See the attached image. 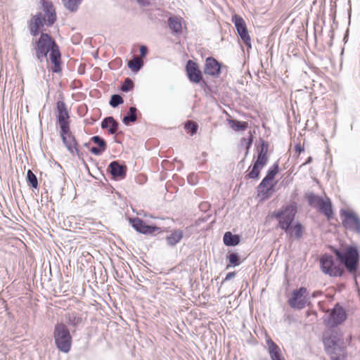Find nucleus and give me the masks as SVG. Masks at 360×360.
<instances>
[{"instance_id": "6", "label": "nucleus", "mask_w": 360, "mask_h": 360, "mask_svg": "<svg viewBox=\"0 0 360 360\" xmlns=\"http://www.w3.org/2000/svg\"><path fill=\"white\" fill-rule=\"evenodd\" d=\"M297 208L293 205H287L283 210L275 214L278 219L279 226L286 233L290 231V226L295 219Z\"/></svg>"}, {"instance_id": "17", "label": "nucleus", "mask_w": 360, "mask_h": 360, "mask_svg": "<svg viewBox=\"0 0 360 360\" xmlns=\"http://www.w3.org/2000/svg\"><path fill=\"white\" fill-rule=\"evenodd\" d=\"M45 22L42 20V13H39L34 15L29 22V28L30 33L33 36H37L39 33V30L44 26Z\"/></svg>"}, {"instance_id": "22", "label": "nucleus", "mask_w": 360, "mask_h": 360, "mask_svg": "<svg viewBox=\"0 0 360 360\" xmlns=\"http://www.w3.org/2000/svg\"><path fill=\"white\" fill-rule=\"evenodd\" d=\"M65 316L66 323L69 326L77 327L82 323V316L76 311H69Z\"/></svg>"}, {"instance_id": "32", "label": "nucleus", "mask_w": 360, "mask_h": 360, "mask_svg": "<svg viewBox=\"0 0 360 360\" xmlns=\"http://www.w3.org/2000/svg\"><path fill=\"white\" fill-rule=\"evenodd\" d=\"M82 0H63V4L71 11H76Z\"/></svg>"}, {"instance_id": "29", "label": "nucleus", "mask_w": 360, "mask_h": 360, "mask_svg": "<svg viewBox=\"0 0 360 360\" xmlns=\"http://www.w3.org/2000/svg\"><path fill=\"white\" fill-rule=\"evenodd\" d=\"M287 233L296 238H300L303 233L302 224L300 223H297L293 227L290 226V231Z\"/></svg>"}, {"instance_id": "14", "label": "nucleus", "mask_w": 360, "mask_h": 360, "mask_svg": "<svg viewBox=\"0 0 360 360\" xmlns=\"http://www.w3.org/2000/svg\"><path fill=\"white\" fill-rule=\"evenodd\" d=\"M61 137L63 143L68 148V151L74 155L75 153H78L79 150L77 148V142L75 136L70 132V128H68L65 132L61 130Z\"/></svg>"}, {"instance_id": "39", "label": "nucleus", "mask_w": 360, "mask_h": 360, "mask_svg": "<svg viewBox=\"0 0 360 360\" xmlns=\"http://www.w3.org/2000/svg\"><path fill=\"white\" fill-rule=\"evenodd\" d=\"M133 86L134 84L131 79L129 78H127L125 79L124 84L121 87V90L124 92H128L132 89Z\"/></svg>"}, {"instance_id": "48", "label": "nucleus", "mask_w": 360, "mask_h": 360, "mask_svg": "<svg viewBox=\"0 0 360 360\" xmlns=\"http://www.w3.org/2000/svg\"><path fill=\"white\" fill-rule=\"evenodd\" d=\"M296 149H297V150H299V152H301V151L302 150L301 149L300 146H296Z\"/></svg>"}, {"instance_id": "16", "label": "nucleus", "mask_w": 360, "mask_h": 360, "mask_svg": "<svg viewBox=\"0 0 360 360\" xmlns=\"http://www.w3.org/2000/svg\"><path fill=\"white\" fill-rule=\"evenodd\" d=\"M276 183L264 177L257 187L259 195L267 198L274 191Z\"/></svg>"}, {"instance_id": "46", "label": "nucleus", "mask_w": 360, "mask_h": 360, "mask_svg": "<svg viewBox=\"0 0 360 360\" xmlns=\"http://www.w3.org/2000/svg\"><path fill=\"white\" fill-rule=\"evenodd\" d=\"M252 138L249 139L247 141V152H246V154H248V149L250 147L251 144H252Z\"/></svg>"}, {"instance_id": "33", "label": "nucleus", "mask_w": 360, "mask_h": 360, "mask_svg": "<svg viewBox=\"0 0 360 360\" xmlns=\"http://www.w3.org/2000/svg\"><path fill=\"white\" fill-rule=\"evenodd\" d=\"M278 169H279V167H278V162L274 163L272 165V167H271L267 172V174L265 176L266 178V179H270L271 181H274L275 176L278 172Z\"/></svg>"}, {"instance_id": "12", "label": "nucleus", "mask_w": 360, "mask_h": 360, "mask_svg": "<svg viewBox=\"0 0 360 360\" xmlns=\"http://www.w3.org/2000/svg\"><path fill=\"white\" fill-rule=\"evenodd\" d=\"M58 121L63 131H65L69 127V113L65 103L62 101L57 102Z\"/></svg>"}, {"instance_id": "10", "label": "nucleus", "mask_w": 360, "mask_h": 360, "mask_svg": "<svg viewBox=\"0 0 360 360\" xmlns=\"http://www.w3.org/2000/svg\"><path fill=\"white\" fill-rule=\"evenodd\" d=\"M347 318L345 309L338 304L330 311L325 322L328 326L334 327L342 323Z\"/></svg>"}, {"instance_id": "36", "label": "nucleus", "mask_w": 360, "mask_h": 360, "mask_svg": "<svg viewBox=\"0 0 360 360\" xmlns=\"http://www.w3.org/2000/svg\"><path fill=\"white\" fill-rule=\"evenodd\" d=\"M230 264L233 266H237L240 264L238 253H231L227 256Z\"/></svg>"}, {"instance_id": "15", "label": "nucleus", "mask_w": 360, "mask_h": 360, "mask_svg": "<svg viewBox=\"0 0 360 360\" xmlns=\"http://www.w3.org/2000/svg\"><path fill=\"white\" fill-rule=\"evenodd\" d=\"M130 223L137 231L143 234L153 233L158 229L155 226L147 225L139 218L131 219Z\"/></svg>"}, {"instance_id": "40", "label": "nucleus", "mask_w": 360, "mask_h": 360, "mask_svg": "<svg viewBox=\"0 0 360 360\" xmlns=\"http://www.w3.org/2000/svg\"><path fill=\"white\" fill-rule=\"evenodd\" d=\"M186 127L191 131V135L195 134L198 129V125L190 121L187 122Z\"/></svg>"}, {"instance_id": "28", "label": "nucleus", "mask_w": 360, "mask_h": 360, "mask_svg": "<svg viewBox=\"0 0 360 360\" xmlns=\"http://www.w3.org/2000/svg\"><path fill=\"white\" fill-rule=\"evenodd\" d=\"M232 22L235 25L238 33L247 30L245 22L243 18L238 15H235L232 18Z\"/></svg>"}, {"instance_id": "24", "label": "nucleus", "mask_w": 360, "mask_h": 360, "mask_svg": "<svg viewBox=\"0 0 360 360\" xmlns=\"http://www.w3.org/2000/svg\"><path fill=\"white\" fill-rule=\"evenodd\" d=\"M168 26L172 32L181 33L182 30L181 19L178 17H170L168 19Z\"/></svg>"}, {"instance_id": "7", "label": "nucleus", "mask_w": 360, "mask_h": 360, "mask_svg": "<svg viewBox=\"0 0 360 360\" xmlns=\"http://www.w3.org/2000/svg\"><path fill=\"white\" fill-rule=\"evenodd\" d=\"M340 215L345 229L360 234V218L355 212L350 210H341Z\"/></svg>"}, {"instance_id": "37", "label": "nucleus", "mask_w": 360, "mask_h": 360, "mask_svg": "<svg viewBox=\"0 0 360 360\" xmlns=\"http://www.w3.org/2000/svg\"><path fill=\"white\" fill-rule=\"evenodd\" d=\"M238 34L240 39L245 43V44L248 46L249 48H251L250 37L248 34V30L238 32Z\"/></svg>"}, {"instance_id": "49", "label": "nucleus", "mask_w": 360, "mask_h": 360, "mask_svg": "<svg viewBox=\"0 0 360 360\" xmlns=\"http://www.w3.org/2000/svg\"><path fill=\"white\" fill-rule=\"evenodd\" d=\"M311 158H309L308 159V160L307 161V162H306V163H309V162L311 161Z\"/></svg>"}, {"instance_id": "9", "label": "nucleus", "mask_w": 360, "mask_h": 360, "mask_svg": "<svg viewBox=\"0 0 360 360\" xmlns=\"http://www.w3.org/2000/svg\"><path fill=\"white\" fill-rule=\"evenodd\" d=\"M308 201L311 206L319 210V211L325 214L330 219L333 214L332 204L329 198H322L315 195H310L308 197Z\"/></svg>"}, {"instance_id": "23", "label": "nucleus", "mask_w": 360, "mask_h": 360, "mask_svg": "<svg viewBox=\"0 0 360 360\" xmlns=\"http://www.w3.org/2000/svg\"><path fill=\"white\" fill-rule=\"evenodd\" d=\"M101 127L103 129L108 128L109 133L115 134L118 128V123L112 117H108L102 121Z\"/></svg>"}, {"instance_id": "27", "label": "nucleus", "mask_w": 360, "mask_h": 360, "mask_svg": "<svg viewBox=\"0 0 360 360\" xmlns=\"http://www.w3.org/2000/svg\"><path fill=\"white\" fill-rule=\"evenodd\" d=\"M137 109L136 107L131 106L129 108V113L127 115L124 116L122 119V122L128 125L130 122H134L137 119Z\"/></svg>"}, {"instance_id": "1", "label": "nucleus", "mask_w": 360, "mask_h": 360, "mask_svg": "<svg viewBox=\"0 0 360 360\" xmlns=\"http://www.w3.org/2000/svg\"><path fill=\"white\" fill-rule=\"evenodd\" d=\"M337 258L332 255H325L320 259L322 271L330 276H340L342 270V263L351 273L356 271L359 263V252L356 247L350 246L346 249L345 252L339 250L335 251Z\"/></svg>"}, {"instance_id": "11", "label": "nucleus", "mask_w": 360, "mask_h": 360, "mask_svg": "<svg viewBox=\"0 0 360 360\" xmlns=\"http://www.w3.org/2000/svg\"><path fill=\"white\" fill-rule=\"evenodd\" d=\"M186 71L189 80L195 84H198L202 79V74L198 65L192 60H188L186 65Z\"/></svg>"}, {"instance_id": "8", "label": "nucleus", "mask_w": 360, "mask_h": 360, "mask_svg": "<svg viewBox=\"0 0 360 360\" xmlns=\"http://www.w3.org/2000/svg\"><path fill=\"white\" fill-rule=\"evenodd\" d=\"M309 300L307 288L301 287L292 292L288 304L292 308L302 309L309 304Z\"/></svg>"}, {"instance_id": "34", "label": "nucleus", "mask_w": 360, "mask_h": 360, "mask_svg": "<svg viewBox=\"0 0 360 360\" xmlns=\"http://www.w3.org/2000/svg\"><path fill=\"white\" fill-rule=\"evenodd\" d=\"M27 179L29 183V184L34 188H37L38 186V181L36 175L30 170L29 169L27 172Z\"/></svg>"}, {"instance_id": "47", "label": "nucleus", "mask_w": 360, "mask_h": 360, "mask_svg": "<svg viewBox=\"0 0 360 360\" xmlns=\"http://www.w3.org/2000/svg\"><path fill=\"white\" fill-rule=\"evenodd\" d=\"M319 295H320V292L316 291L312 293L311 297H315L318 296Z\"/></svg>"}, {"instance_id": "18", "label": "nucleus", "mask_w": 360, "mask_h": 360, "mask_svg": "<svg viewBox=\"0 0 360 360\" xmlns=\"http://www.w3.org/2000/svg\"><path fill=\"white\" fill-rule=\"evenodd\" d=\"M44 12L42 14V20L48 25H51L54 23L56 19L55 9L51 4H44Z\"/></svg>"}, {"instance_id": "26", "label": "nucleus", "mask_w": 360, "mask_h": 360, "mask_svg": "<svg viewBox=\"0 0 360 360\" xmlns=\"http://www.w3.org/2000/svg\"><path fill=\"white\" fill-rule=\"evenodd\" d=\"M183 238V231L181 230L174 231L169 236H167V243L169 245L174 246Z\"/></svg>"}, {"instance_id": "25", "label": "nucleus", "mask_w": 360, "mask_h": 360, "mask_svg": "<svg viewBox=\"0 0 360 360\" xmlns=\"http://www.w3.org/2000/svg\"><path fill=\"white\" fill-rule=\"evenodd\" d=\"M240 237L238 235L232 234L230 231L224 233L223 237L224 243L227 246H235L239 244Z\"/></svg>"}, {"instance_id": "43", "label": "nucleus", "mask_w": 360, "mask_h": 360, "mask_svg": "<svg viewBox=\"0 0 360 360\" xmlns=\"http://www.w3.org/2000/svg\"><path fill=\"white\" fill-rule=\"evenodd\" d=\"M325 338H332L333 340H342L337 333H332L330 336L327 337L325 336L323 340Z\"/></svg>"}, {"instance_id": "3", "label": "nucleus", "mask_w": 360, "mask_h": 360, "mask_svg": "<svg viewBox=\"0 0 360 360\" xmlns=\"http://www.w3.org/2000/svg\"><path fill=\"white\" fill-rule=\"evenodd\" d=\"M55 344L57 348L64 353H68L71 348L72 337L67 326L63 323L55 326L53 332Z\"/></svg>"}, {"instance_id": "42", "label": "nucleus", "mask_w": 360, "mask_h": 360, "mask_svg": "<svg viewBox=\"0 0 360 360\" xmlns=\"http://www.w3.org/2000/svg\"><path fill=\"white\" fill-rule=\"evenodd\" d=\"M147 52H148V49L146 46H141L140 47V53H141V57H145L146 55L147 54Z\"/></svg>"}, {"instance_id": "2", "label": "nucleus", "mask_w": 360, "mask_h": 360, "mask_svg": "<svg viewBox=\"0 0 360 360\" xmlns=\"http://www.w3.org/2000/svg\"><path fill=\"white\" fill-rule=\"evenodd\" d=\"M56 41L46 33H41L39 38L33 42L36 59L39 63L47 60V55L56 44Z\"/></svg>"}, {"instance_id": "20", "label": "nucleus", "mask_w": 360, "mask_h": 360, "mask_svg": "<svg viewBox=\"0 0 360 360\" xmlns=\"http://www.w3.org/2000/svg\"><path fill=\"white\" fill-rule=\"evenodd\" d=\"M268 352L271 360H285L279 347L271 339L266 340Z\"/></svg>"}, {"instance_id": "21", "label": "nucleus", "mask_w": 360, "mask_h": 360, "mask_svg": "<svg viewBox=\"0 0 360 360\" xmlns=\"http://www.w3.org/2000/svg\"><path fill=\"white\" fill-rule=\"evenodd\" d=\"M49 58L51 63L54 65L53 72H57L59 71L60 53L58 45L56 44L53 49L50 50Z\"/></svg>"}, {"instance_id": "30", "label": "nucleus", "mask_w": 360, "mask_h": 360, "mask_svg": "<svg viewBox=\"0 0 360 360\" xmlns=\"http://www.w3.org/2000/svg\"><path fill=\"white\" fill-rule=\"evenodd\" d=\"M143 66V61L139 57H135L132 60H129L128 63V67L133 71V72H138L141 67Z\"/></svg>"}, {"instance_id": "31", "label": "nucleus", "mask_w": 360, "mask_h": 360, "mask_svg": "<svg viewBox=\"0 0 360 360\" xmlns=\"http://www.w3.org/2000/svg\"><path fill=\"white\" fill-rule=\"evenodd\" d=\"M229 124L231 127L236 131H244L248 128V123L245 122L230 120Z\"/></svg>"}, {"instance_id": "5", "label": "nucleus", "mask_w": 360, "mask_h": 360, "mask_svg": "<svg viewBox=\"0 0 360 360\" xmlns=\"http://www.w3.org/2000/svg\"><path fill=\"white\" fill-rule=\"evenodd\" d=\"M323 344L326 352L330 355L332 360H345V355L344 351L343 342L342 340H333L332 338H325Z\"/></svg>"}, {"instance_id": "19", "label": "nucleus", "mask_w": 360, "mask_h": 360, "mask_svg": "<svg viewBox=\"0 0 360 360\" xmlns=\"http://www.w3.org/2000/svg\"><path fill=\"white\" fill-rule=\"evenodd\" d=\"M108 170L115 179H123L126 175V166L120 165L117 161L110 164Z\"/></svg>"}, {"instance_id": "13", "label": "nucleus", "mask_w": 360, "mask_h": 360, "mask_svg": "<svg viewBox=\"0 0 360 360\" xmlns=\"http://www.w3.org/2000/svg\"><path fill=\"white\" fill-rule=\"evenodd\" d=\"M221 65L215 58L208 57L205 60L204 72L212 77H217L221 73Z\"/></svg>"}, {"instance_id": "38", "label": "nucleus", "mask_w": 360, "mask_h": 360, "mask_svg": "<svg viewBox=\"0 0 360 360\" xmlns=\"http://www.w3.org/2000/svg\"><path fill=\"white\" fill-rule=\"evenodd\" d=\"M92 141L98 145V146L103 150L106 149V143L103 139L99 136H94L91 138Z\"/></svg>"}, {"instance_id": "45", "label": "nucleus", "mask_w": 360, "mask_h": 360, "mask_svg": "<svg viewBox=\"0 0 360 360\" xmlns=\"http://www.w3.org/2000/svg\"><path fill=\"white\" fill-rule=\"evenodd\" d=\"M139 4L143 6L148 5L150 4V0H138Z\"/></svg>"}, {"instance_id": "44", "label": "nucleus", "mask_w": 360, "mask_h": 360, "mask_svg": "<svg viewBox=\"0 0 360 360\" xmlns=\"http://www.w3.org/2000/svg\"><path fill=\"white\" fill-rule=\"evenodd\" d=\"M235 276H236L235 272H229L226 276L224 281H229V280L231 279L232 278H233Z\"/></svg>"}, {"instance_id": "41", "label": "nucleus", "mask_w": 360, "mask_h": 360, "mask_svg": "<svg viewBox=\"0 0 360 360\" xmlns=\"http://www.w3.org/2000/svg\"><path fill=\"white\" fill-rule=\"evenodd\" d=\"M105 150L99 148V147H92L91 148V152L96 155H101Z\"/></svg>"}, {"instance_id": "4", "label": "nucleus", "mask_w": 360, "mask_h": 360, "mask_svg": "<svg viewBox=\"0 0 360 360\" xmlns=\"http://www.w3.org/2000/svg\"><path fill=\"white\" fill-rule=\"evenodd\" d=\"M268 144L262 141L258 148L257 158L254 162L250 172L245 175L246 179H257L259 176L261 169L266 165L268 162Z\"/></svg>"}, {"instance_id": "35", "label": "nucleus", "mask_w": 360, "mask_h": 360, "mask_svg": "<svg viewBox=\"0 0 360 360\" xmlns=\"http://www.w3.org/2000/svg\"><path fill=\"white\" fill-rule=\"evenodd\" d=\"M123 102H124V100L121 96H120L119 94H114L111 96V98L110 101V105L112 108H116L120 104L123 103Z\"/></svg>"}]
</instances>
